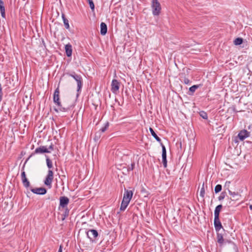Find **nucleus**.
Segmentation results:
<instances>
[{"instance_id":"obj_1","label":"nucleus","mask_w":252,"mask_h":252,"mask_svg":"<svg viewBox=\"0 0 252 252\" xmlns=\"http://www.w3.org/2000/svg\"><path fill=\"white\" fill-rule=\"evenodd\" d=\"M54 149V147L52 144L49 146L48 148L46 146H40L36 148L34 151L36 154H43V153H49Z\"/></svg>"},{"instance_id":"obj_2","label":"nucleus","mask_w":252,"mask_h":252,"mask_svg":"<svg viewBox=\"0 0 252 252\" xmlns=\"http://www.w3.org/2000/svg\"><path fill=\"white\" fill-rule=\"evenodd\" d=\"M152 7L153 8V14L154 15H158L160 11V4L158 0H152Z\"/></svg>"},{"instance_id":"obj_3","label":"nucleus","mask_w":252,"mask_h":252,"mask_svg":"<svg viewBox=\"0 0 252 252\" xmlns=\"http://www.w3.org/2000/svg\"><path fill=\"white\" fill-rule=\"evenodd\" d=\"M53 180V173L51 170H49L48 171V174L44 181V184L48 186L49 188H51V184Z\"/></svg>"},{"instance_id":"obj_4","label":"nucleus","mask_w":252,"mask_h":252,"mask_svg":"<svg viewBox=\"0 0 252 252\" xmlns=\"http://www.w3.org/2000/svg\"><path fill=\"white\" fill-rule=\"evenodd\" d=\"M120 83L115 79L112 80L111 83V91L113 93L117 94L119 92Z\"/></svg>"},{"instance_id":"obj_5","label":"nucleus","mask_w":252,"mask_h":252,"mask_svg":"<svg viewBox=\"0 0 252 252\" xmlns=\"http://www.w3.org/2000/svg\"><path fill=\"white\" fill-rule=\"evenodd\" d=\"M60 91L58 88H57L54 94V102L56 103L58 106H61V102H60Z\"/></svg>"},{"instance_id":"obj_6","label":"nucleus","mask_w":252,"mask_h":252,"mask_svg":"<svg viewBox=\"0 0 252 252\" xmlns=\"http://www.w3.org/2000/svg\"><path fill=\"white\" fill-rule=\"evenodd\" d=\"M162 146V162L164 167L167 166V160H166V152L165 146L161 143Z\"/></svg>"},{"instance_id":"obj_7","label":"nucleus","mask_w":252,"mask_h":252,"mask_svg":"<svg viewBox=\"0 0 252 252\" xmlns=\"http://www.w3.org/2000/svg\"><path fill=\"white\" fill-rule=\"evenodd\" d=\"M87 235L88 237L90 240H93L94 239H95L98 235V233L96 230L94 229H91L89 230L87 232Z\"/></svg>"},{"instance_id":"obj_8","label":"nucleus","mask_w":252,"mask_h":252,"mask_svg":"<svg viewBox=\"0 0 252 252\" xmlns=\"http://www.w3.org/2000/svg\"><path fill=\"white\" fill-rule=\"evenodd\" d=\"M31 190L34 193L42 195L45 194L47 191L46 189L44 188L32 189Z\"/></svg>"},{"instance_id":"obj_9","label":"nucleus","mask_w":252,"mask_h":252,"mask_svg":"<svg viewBox=\"0 0 252 252\" xmlns=\"http://www.w3.org/2000/svg\"><path fill=\"white\" fill-rule=\"evenodd\" d=\"M21 178L22 183L24 186L26 188H28L30 186V182L28 181V179L26 178V173L25 171H23L21 173Z\"/></svg>"},{"instance_id":"obj_10","label":"nucleus","mask_w":252,"mask_h":252,"mask_svg":"<svg viewBox=\"0 0 252 252\" xmlns=\"http://www.w3.org/2000/svg\"><path fill=\"white\" fill-rule=\"evenodd\" d=\"M69 199L65 196L61 197L60 198V206L63 208L65 207L68 203Z\"/></svg>"},{"instance_id":"obj_11","label":"nucleus","mask_w":252,"mask_h":252,"mask_svg":"<svg viewBox=\"0 0 252 252\" xmlns=\"http://www.w3.org/2000/svg\"><path fill=\"white\" fill-rule=\"evenodd\" d=\"M214 225L217 231L220 230L221 227V223L219 220V217H215L214 218Z\"/></svg>"},{"instance_id":"obj_12","label":"nucleus","mask_w":252,"mask_h":252,"mask_svg":"<svg viewBox=\"0 0 252 252\" xmlns=\"http://www.w3.org/2000/svg\"><path fill=\"white\" fill-rule=\"evenodd\" d=\"M238 136L241 140H243L249 136V132L246 130H243L239 132Z\"/></svg>"},{"instance_id":"obj_13","label":"nucleus","mask_w":252,"mask_h":252,"mask_svg":"<svg viewBox=\"0 0 252 252\" xmlns=\"http://www.w3.org/2000/svg\"><path fill=\"white\" fill-rule=\"evenodd\" d=\"M107 31V28L106 25L103 23L102 22L100 24V33L102 35H105Z\"/></svg>"},{"instance_id":"obj_14","label":"nucleus","mask_w":252,"mask_h":252,"mask_svg":"<svg viewBox=\"0 0 252 252\" xmlns=\"http://www.w3.org/2000/svg\"><path fill=\"white\" fill-rule=\"evenodd\" d=\"M66 54L67 57H70L72 54V46L70 44H66L65 46Z\"/></svg>"},{"instance_id":"obj_15","label":"nucleus","mask_w":252,"mask_h":252,"mask_svg":"<svg viewBox=\"0 0 252 252\" xmlns=\"http://www.w3.org/2000/svg\"><path fill=\"white\" fill-rule=\"evenodd\" d=\"M133 195V192L131 190H128L125 189V193L124 194V197L126 198H128L129 200H131Z\"/></svg>"},{"instance_id":"obj_16","label":"nucleus","mask_w":252,"mask_h":252,"mask_svg":"<svg viewBox=\"0 0 252 252\" xmlns=\"http://www.w3.org/2000/svg\"><path fill=\"white\" fill-rule=\"evenodd\" d=\"M0 10L2 17L3 18L5 17V14L4 3L1 0H0Z\"/></svg>"},{"instance_id":"obj_17","label":"nucleus","mask_w":252,"mask_h":252,"mask_svg":"<svg viewBox=\"0 0 252 252\" xmlns=\"http://www.w3.org/2000/svg\"><path fill=\"white\" fill-rule=\"evenodd\" d=\"M222 207L221 205H219L216 207L214 212L215 217H219V214Z\"/></svg>"},{"instance_id":"obj_18","label":"nucleus","mask_w":252,"mask_h":252,"mask_svg":"<svg viewBox=\"0 0 252 252\" xmlns=\"http://www.w3.org/2000/svg\"><path fill=\"white\" fill-rule=\"evenodd\" d=\"M150 131L152 136L159 142H161V139L158 136L156 133L155 132L153 128H150Z\"/></svg>"},{"instance_id":"obj_19","label":"nucleus","mask_w":252,"mask_h":252,"mask_svg":"<svg viewBox=\"0 0 252 252\" xmlns=\"http://www.w3.org/2000/svg\"><path fill=\"white\" fill-rule=\"evenodd\" d=\"M217 242L220 244H222L223 242V238L221 234L218 233L217 234Z\"/></svg>"},{"instance_id":"obj_20","label":"nucleus","mask_w":252,"mask_h":252,"mask_svg":"<svg viewBox=\"0 0 252 252\" xmlns=\"http://www.w3.org/2000/svg\"><path fill=\"white\" fill-rule=\"evenodd\" d=\"M62 17H63V23H64L65 27L66 28V29H69V23H68V20L66 19L65 18L64 15H62Z\"/></svg>"},{"instance_id":"obj_21","label":"nucleus","mask_w":252,"mask_h":252,"mask_svg":"<svg viewBox=\"0 0 252 252\" xmlns=\"http://www.w3.org/2000/svg\"><path fill=\"white\" fill-rule=\"evenodd\" d=\"M243 42V39L241 38H237L234 41V43L235 45H240Z\"/></svg>"},{"instance_id":"obj_22","label":"nucleus","mask_w":252,"mask_h":252,"mask_svg":"<svg viewBox=\"0 0 252 252\" xmlns=\"http://www.w3.org/2000/svg\"><path fill=\"white\" fill-rule=\"evenodd\" d=\"M128 204L126 203H124V202H122L121 207H120V210L122 211H125L126 210V208L127 207V206H128Z\"/></svg>"},{"instance_id":"obj_23","label":"nucleus","mask_w":252,"mask_h":252,"mask_svg":"<svg viewBox=\"0 0 252 252\" xmlns=\"http://www.w3.org/2000/svg\"><path fill=\"white\" fill-rule=\"evenodd\" d=\"M46 163L47 165L49 168H51L52 167V161L48 158H46Z\"/></svg>"},{"instance_id":"obj_24","label":"nucleus","mask_w":252,"mask_h":252,"mask_svg":"<svg viewBox=\"0 0 252 252\" xmlns=\"http://www.w3.org/2000/svg\"><path fill=\"white\" fill-rule=\"evenodd\" d=\"M198 88V85H193L189 88V90L190 92H191L192 93H194L195 90Z\"/></svg>"},{"instance_id":"obj_25","label":"nucleus","mask_w":252,"mask_h":252,"mask_svg":"<svg viewBox=\"0 0 252 252\" xmlns=\"http://www.w3.org/2000/svg\"><path fill=\"white\" fill-rule=\"evenodd\" d=\"M221 190V186L220 185H217L215 188V191L216 193H218Z\"/></svg>"},{"instance_id":"obj_26","label":"nucleus","mask_w":252,"mask_h":252,"mask_svg":"<svg viewBox=\"0 0 252 252\" xmlns=\"http://www.w3.org/2000/svg\"><path fill=\"white\" fill-rule=\"evenodd\" d=\"M88 1L89 2V4L90 5V6L91 9L93 11H94V5L93 0H88Z\"/></svg>"},{"instance_id":"obj_27","label":"nucleus","mask_w":252,"mask_h":252,"mask_svg":"<svg viewBox=\"0 0 252 252\" xmlns=\"http://www.w3.org/2000/svg\"><path fill=\"white\" fill-rule=\"evenodd\" d=\"M204 194H205V189H204V183H203L202 185V187L201 189V190L200 191V195L202 197H203L204 196Z\"/></svg>"},{"instance_id":"obj_28","label":"nucleus","mask_w":252,"mask_h":252,"mask_svg":"<svg viewBox=\"0 0 252 252\" xmlns=\"http://www.w3.org/2000/svg\"><path fill=\"white\" fill-rule=\"evenodd\" d=\"M108 126H109V123L107 122L105 123L104 126L101 128V131L102 132H104L107 129Z\"/></svg>"},{"instance_id":"obj_29","label":"nucleus","mask_w":252,"mask_h":252,"mask_svg":"<svg viewBox=\"0 0 252 252\" xmlns=\"http://www.w3.org/2000/svg\"><path fill=\"white\" fill-rule=\"evenodd\" d=\"M200 115L201 117H202L204 119H207V114H206V113H205L203 111H202L200 113Z\"/></svg>"},{"instance_id":"obj_30","label":"nucleus","mask_w":252,"mask_h":252,"mask_svg":"<svg viewBox=\"0 0 252 252\" xmlns=\"http://www.w3.org/2000/svg\"><path fill=\"white\" fill-rule=\"evenodd\" d=\"M70 76L72 77L76 81V82L78 80H79L81 78L78 76V75H74L73 74H70Z\"/></svg>"},{"instance_id":"obj_31","label":"nucleus","mask_w":252,"mask_h":252,"mask_svg":"<svg viewBox=\"0 0 252 252\" xmlns=\"http://www.w3.org/2000/svg\"><path fill=\"white\" fill-rule=\"evenodd\" d=\"M77 86H78V91L82 87V82H81V79H80L79 80L77 81Z\"/></svg>"},{"instance_id":"obj_32","label":"nucleus","mask_w":252,"mask_h":252,"mask_svg":"<svg viewBox=\"0 0 252 252\" xmlns=\"http://www.w3.org/2000/svg\"><path fill=\"white\" fill-rule=\"evenodd\" d=\"M130 201V200L128 199V198H126L125 197H123V201H122L123 202L126 203L128 204Z\"/></svg>"},{"instance_id":"obj_33","label":"nucleus","mask_w":252,"mask_h":252,"mask_svg":"<svg viewBox=\"0 0 252 252\" xmlns=\"http://www.w3.org/2000/svg\"><path fill=\"white\" fill-rule=\"evenodd\" d=\"M134 163H131L130 166H129L128 167V170H129V171L132 170L134 168Z\"/></svg>"},{"instance_id":"obj_34","label":"nucleus","mask_w":252,"mask_h":252,"mask_svg":"<svg viewBox=\"0 0 252 252\" xmlns=\"http://www.w3.org/2000/svg\"><path fill=\"white\" fill-rule=\"evenodd\" d=\"M2 88L1 87V85H0V101L2 100Z\"/></svg>"},{"instance_id":"obj_35","label":"nucleus","mask_w":252,"mask_h":252,"mask_svg":"<svg viewBox=\"0 0 252 252\" xmlns=\"http://www.w3.org/2000/svg\"><path fill=\"white\" fill-rule=\"evenodd\" d=\"M228 191H229V194L232 196H234L235 195H237V194H236L235 192H233L229 190H228Z\"/></svg>"},{"instance_id":"obj_36","label":"nucleus","mask_w":252,"mask_h":252,"mask_svg":"<svg viewBox=\"0 0 252 252\" xmlns=\"http://www.w3.org/2000/svg\"><path fill=\"white\" fill-rule=\"evenodd\" d=\"M230 184V182L227 181L225 184L224 187H227L228 188L229 187Z\"/></svg>"},{"instance_id":"obj_37","label":"nucleus","mask_w":252,"mask_h":252,"mask_svg":"<svg viewBox=\"0 0 252 252\" xmlns=\"http://www.w3.org/2000/svg\"><path fill=\"white\" fill-rule=\"evenodd\" d=\"M189 79H188V78H185V79H184V83H185V84H189Z\"/></svg>"},{"instance_id":"obj_38","label":"nucleus","mask_w":252,"mask_h":252,"mask_svg":"<svg viewBox=\"0 0 252 252\" xmlns=\"http://www.w3.org/2000/svg\"><path fill=\"white\" fill-rule=\"evenodd\" d=\"M62 252V246H60V249L59 250V252Z\"/></svg>"},{"instance_id":"obj_39","label":"nucleus","mask_w":252,"mask_h":252,"mask_svg":"<svg viewBox=\"0 0 252 252\" xmlns=\"http://www.w3.org/2000/svg\"><path fill=\"white\" fill-rule=\"evenodd\" d=\"M223 198H224V197H223V196H222L220 195V196L219 197V199H220V200H221V199H223Z\"/></svg>"},{"instance_id":"obj_40","label":"nucleus","mask_w":252,"mask_h":252,"mask_svg":"<svg viewBox=\"0 0 252 252\" xmlns=\"http://www.w3.org/2000/svg\"><path fill=\"white\" fill-rule=\"evenodd\" d=\"M250 208L251 210H252V205H251L250 206Z\"/></svg>"}]
</instances>
